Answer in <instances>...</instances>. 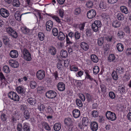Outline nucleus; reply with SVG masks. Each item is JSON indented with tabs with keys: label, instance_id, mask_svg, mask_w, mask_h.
<instances>
[{
	"label": "nucleus",
	"instance_id": "1",
	"mask_svg": "<svg viewBox=\"0 0 131 131\" xmlns=\"http://www.w3.org/2000/svg\"><path fill=\"white\" fill-rule=\"evenodd\" d=\"M102 24L101 21L96 20L92 24L93 30L95 32H97L101 27Z\"/></svg>",
	"mask_w": 131,
	"mask_h": 131
},
{
	"label": "nucleus",
	"instance_id": "2",
	"mask_svg": "<svg viewBox=\"0 0 131 131\" xmlns=\"http://www.w3.org/2000/svg\"><path fill=\"white\" fill-rule=\"evenodd\" d=\"M22 52L23 54L24 59L25 60L28 61H31L32 59L31 54L27 49L24 48L22 50Z\"/></svg>",
	"mask_w": 131,
	"mask_h": 131
},
{
	"label": "nucleus",
	"instance_id": "3",
	"mask_svg": "<svg viewBox=\"0 0 131 131\" xmlns=\"http://www.w3.org/2000/svg\"><path fill=\"white\" fill-rule=\"evenodd\" d=\"M8 96L9 98L12 100L16 101H19V97L17 94L15 92L11 91L8 94Z\"/></svg>",
	"mask_w": 131,
	"mask_h": 131
},
{
	"label": "nucleus",
	"instance_id": "4",
	"mask_svg": "<svg viewBox=\"0 0 131 131\" xmlns=\"http://www.w3.org/2000/svg\"><path fill=\"white\" fill-rule=\"evenodd\" d=\"M107 118L111 121H114L116 119V115L114 113L110 111H107L106 113Z\"/></svg>",
	"mask_w": 131,
	"mask_h": 131
},
{
	"label": "nucleus",
	"instance_id": "5",
	"mask_svg": "<svg viewBox=\"0 0 131 131\" xmlns=\"http://www.w3.org/2000/svg\"><path fill=\"white\" fill-rule=\"evenodd\" d=\"M6 31L9 35L13 38H16L17 37V33L12 28L10 27L7 28L6 29Z\"/></svg>",
	"mask_w": 131,
	"mask_h": 131
},
{
	"label": "nucleus",
	"instance_id": "6",
	"mask_svg": "<svg viewBox=\"0 0 131 131\" xmlns=\"http://www.w3.org/2000/svg\"><path fill=\"white\" fill-rule=\"evenodd\" d=\"M57 94L55 91L50 90L47 91L46 94V96L49 99H53L55 97Z\"/></svg>",
	"mask_w": 131,
	"mask_h": 131
},
{
	"label": "nucleus",
	"instance_id": "7",
	"mask_svg": "<svg viewBox=\"0 0 131 131\" xmlns=\"http://www.w3.org/2000/svg\"><path fill=\"white\" fill-rule=\"evenodd\" d=\"M16 90L18 94H22L24 97L25 96L26 90L23 86H19L16 88Z\"/></svg>",
	"mask_w": 131,
	"mask_h": 131
},
{
	"label": "nucleus",
	"instance_id": "8",
	"mask_svg": "<svg viewBox=\"0 0 131 131\" xmlns=\"http://www.w3.org/2000/svg\"><path fill=\"white\" fill-rule=\"evenodd\" d=\"M0 14L3 17L6 18L9 15V11L4 8H2L0 9Z\"/></svg>",
	"mask_w": 131,
	"mask_h": 131
},
{
	"label": "nucleus",
	"instance_id": "9",
	"mask_svg": "<svg viewBox=\"0 0 131 131\" xmlns=\"http://www.w3.org/2000/svg\"><path fill=\"white\" fill-rule=\"evenodd\" d=\"M36 76L39 80L42 79L45 76L44 71L43 70H40L38 71L36 73Z\"/></svg>",
	"mask_w": 131,
	"mask_h": 131
},
{
	"label": "nucleus",
	"instance_id": "10",
	"mask_svg": "<svg viewBox=\"0 0 131 131\" xmlns=\"http://www.w3.org/2000/svg\"><path fill=\"white\" fill-rule=\"evenodd\" d=\"M90 127L92 131H96L98 128V125L97 123L94 121L91 122Z\"/></svg>",
	"mask_w": 131,
	"mask_h": 131
},
{
	"label": "nucleus",
	"instance_id": "11",
	"mask_svg": "<svg viewBox=\"0 0 131 131\" xmlns=\"http://www.w3.org/2000/svg\"><path fill=\"white\" fill-rule=\"evenodd\" d=\"M96 14V11L94 9H91L88 12L87 15L89 18L91 19L94 18Z\"/></svg>",
	"mask_w": 131,
	"mask_h": 131
},
{
	"label": "nucleus",
	"instance_id": "12",
	"mask_svg": "<svg viewBox=\"0 0 131 131\" xmlns=\"http://www.w3.org/2000/svg\"><path fill=\"white\" fill-rule=\"evenodd\" d=\"M53 25V23L51 20L47 21L46 24V30L48 31H50L52 29Z\"/></svg>",
	"mask_w": 131,
	"mask_h": 131
},
{
	"label": "nucleus",
	"instance_id": "13",
	"mask_svg": "<svg viewBox=\"0 0 131 131\" xmlns=\"http://www.w3.org/2000/svg\"><path fill=\"white\" fill-rule=\"evenodd\" d=\"M47 15L51 17L53 20H55L58 24H60L61 26L62 25V22L61 21V19H60L58 17L51 14H49Z\"/></svg>",
	"mask_w": 131,
	"mask_h": 131
},
{
	"label": "nucleus",
	"instance_id": "14",
	"mask_svg": "<svg viewBox=\"0 0 131 131\" xmlns=\"http://www.w3.org/2000/svg\"><path fill=\"white\" fill-rule=\"evenodd\" d=\"M29 13H23L21 14L20 12V11H17L15 14L14 16L16 19L18 21H20L21 20V16L25 14H26Z\"/></svg>",
	"mask_w": 131,
	"mask_h": 131
},
{
	"label": "nucleus",
	"instance_id": "15",
	"mask_svg": "<svg viewBox=\"0 0 131 131\" xmlns=\"http://www.w3.org/2000/svg\"><path fill=\"white\" fill-rule=\"evenodd\" d=\"M57 87L59 91H63L65 89V85L63 82H60L57 84Z\"/></svg>",
	"mask_w": 131,
	"mask_h": 131
},
{
	"label": "nucleus",
	"instance_id": "16",
	"mask_svg": "<svg viewBox=\"0 0 131 131\" xmlns=\"http://www.w3.org/2000/svg\"><path fill=\"white\" fill-rule=\"evenodd\" d=\"M80 45L81 49L84 51H87L89 49L88 44L85 42H81Z\"/></svg>",
	"mask_w": 131,
	"mask_h": 131
},
{
	"label": "nucleus",
	"instance_id": "17",
	"mask_svg": "<svg viewBox=\"0 0 131 131\" xmlns=\"http://www.w3.org/2000/svg\"><path fill=\"white\" fill-rule=\"evenodd\" d=\"M90 120L86 117H83L82 119V122L84 126H87L90 123Z\"/></svg>",
	"mask_w": 131,
	"mask_h": 131
},
{
	"label": "nucleus",
	"instance_id": "18",
	"mask_svg": "<svg viewBox=\"0 0 131 131\" xmlns=\"http://www.w3.org/2000/svg\"><path fill=\"white\" fill-rule=\"evenodd\" d=\"M64 124L66 126H69L72 124V119L71 118L68 117L65 119L64 121Z\"/></svg>",
	"mask_w": 131,
	"mask_h": 131
},
{
	"label": "nucleus",
	"instance_id": "19",
	"mask_svg": "<svg viewBox=\"0 0 131 131\" xmlns=\"http://www.w3.org/2000/svg\"><path fill=\"white\" fill-rule=\"evenodd\" d=\"M9 61L10 65L13 68H16L19 66V63L16 61H13L12 60H10Z\"/></svg>",
	"mask_w": 131,
	"mask_h": 131
},
{
	"label": "nucleus",
	"instance_id": "20",
	"mask_svg": "<svg viewBox=\"0 0 131 131\" xmlns=\"http://www.w3.org/2000/svg\"><path fill=\"white\" fill-rule=\"evenodd\" d=\"M28 103L32 106H34L36 103V101L34 98L32 97L28 98L27 100Z\"/></svg>",
	"mask_w": 131,
	"mask_h": 131
},
{
	"label": "nucleus",
	"instance_id": "21",
	"mask_svg": "<svg viewBox=\"0 0 131 131\" xmlns=\"http://www.w3.org/2000/svg\"><path fill=\"white\" fill-rule=\"evenodd\" d=\"M74 15L76 16H78L81 14V9L80 7H76L73 10Z\"/></svg>",
	"mask_w": 131,
	"mask_h": 131
},
{
	"label": "nucleus",
	"instance_id": "22",
	"mask_svg": "<svg viewBox=\"0 0 131 131\" xmlns=\"http://www.w3.org/2000/svg\"><path fill=\"white\" fill-rule=\"evenodd\" d=\"M10 56L13 58H17L18 56V53L17 51L16 50H12L10 52Z\"/></svg>",
	"mask_w": 131,
	"mask_h": 131
},
{
	"label": "nucleus",
	"instance_id": "23",
	"mask_svg": "<svg viewBox=\"0 0 131 131\" xmlns=\"http://www.w3.org/2000/svg\"><path fill=\"white\" fill-rule=\"evenodd\" d=\"M73 115L75 118H78L80 115V112L79 110L75 109L72 111Z\"/></svg>",
	"mask_w": 131,
	"mask_h": 131
},
{
	"label": "nucleus",
	"instance_id": "24",
	"mask_svg": "<svg viewBox=\"0 0 131 131\" xmlns=\"http://www.w3.org/2000/svg\"><path fill=\"white\" fill-rule=\"evenodd\" d=\"M48 51L51 55L54 56L56 54L57 50L55 47L53 46H51L49 48Z\"/></svg>",
	"mask_w": 131,
	"mask_h": 131
},
{
	"label": "nucleus",
	"instance_id": "25",
	"mask_svg": "<svg viewBox=\"0 0 131 131\" xmlns=\"http://www.w3.org/2000/svg\"><path fill=\"white\" fill-rule=\"evenodd\" d=\"M116 72L117 73L118 75L122 74L124 72V68L122 67H118L116 68Z\"/></svg>",
	"mask_w": 131,
	"mask_h": 131
},
{
	"label": "nucleus",
	"instance_id": "26",
	"mask_svg": "<svg viewBox=\"0 0 131 131\" xmlns=\"http://www.w3.org/2000/svg\"><path fill=\"white\" fill-rule=\"evenodd\" d=\"M85 94L87 101L89 103L92 102L94 100L92 96L88 93H86Z\"/></svg>",
	"mask_w": 131,
	"mask_h": 131
},
{
	"label": "nucleus",
	"instance_id": "27",
	"mask_svg": "<svg viewBox=\"0 0 131 131\" xmlns=\"http://www.w3.org/2000/svg\"><path fill=\"white\" fill-rule=\"evenodd\" d=\"M61 124L59 123H56L53 126L54 130L55 131H59L61 128Z\"/></svg>",
	"mask_w": 131,
	"mask_h": 131
},
{
	"label": "nucleus",
	"instance_id": "28",
	"mask_svg": "<svg viewBox=\"0 0 131 131\" xmlns=\"http://www.w3.org/2000/svg\"><path fill=\"white\" fill-rule=\"evenodd\" d=\"M116 48L117 50L119 52H122L124 49V46L122 43H118L116 45Z\"/></svg>",
	"mask_w": 131,
	"mask_h": 131
},
{
	"label": "nucleus",
	"instance_id": "29",
	"mask_svg": "<svg viewBox=\"0 0 131 131\" xmlns=\"http://www.w3.org/2000/svg\"><path fill=\"white\" fill-rule=\"evenodd\" d=\"M107 6L106 3L103 1H101L99 4V7L100 8L103 10L106 9L107 8Z\"/></svg>",
	"mask_w": 131,
	"mask_h": 131
},
{
	"label": "nucleus",
	"instance_id": "30",
	"mask_svg": "<svg viewBox=\"0 0 131 131\" xmlns=\"http://www.w3.org/2000/svg\"><path fill=\"white\" fill-rule=\"evenodd\" d=\"M58 38L60 40H63L66 37L64 33L61 31H59L58 35Z\"/></svg>",
	"mask_w": 131,
	"mask_h": 131
},
{
	"label": "nucleus",
	"instance_id": "31",
	"mask_svg": "<svg viewBox=\"0 0 131 131\" xmlns=\"http://www.w3.org/2000/svg\"><path fill=\"white\" fill-rule=\"evenodd\" d=\"M23 115L26 120H28L29 118L30 113L28 110H24L23 113Z\"/></svg>",
	"mask_w": 131,
	"mask_h": 131
},
{
	"label": "nucleus",
	"instance_id": "32",
	"mask_svg": "<svg viewBox=\"0 0 131 131\" xmlns=\"http://www.w3.org/2000/svg\"><path fill=\"white\" fill-rule=\"evenodd\" d=\"M91 61L94 63H96L99 61L97 57L95 54H92L90 56Z\"/></svg>",
	"mask_w": 131,
	"mask_h": 131
},
{
	"label": "nucleus",
	"instance_id": "33",
	"mask_svg": "<svg viewBox=\"0 0 131 131\" xmlns=\"http://www.w3.org/2000/svg\"><path fill=\"white\" fill-rule=\"evenodd\" d=\"M23 131H30V128L29 124L27 123H24L23 124Z\"/></svg>",
	"mask_w": 131,
	"mask_h": 131
},
{
	"label": "nucleus",
	"instance_id": "34",
	"mask_svg": "<svg viewBox=\"0 0 131 131\" xmlns=\"http://www.w3.org/2000/svg\"><path fill=\"white\" fill-rule=\"evenodd\" d=\"M66 45L67 46H72L74 45V43L70 40V39L68 37V36L66 35Z\"/></svg>",
	"mask_w": 131,
	"mask_h": 131
},
{
	"label": "nucleus",
	"instance_id": "35",
	"mask_svg": "<svg viewBox=\"0 0 131 131\" xmlns=\"http://www.w3.org/2000/svg\"><path fill=\"white\" fill-rule=\"evenodd\" d=\"M60 54L62 58H66L68 56V54L67 51L63 49L61 51Z\"/></svg>",
	"mask_w": 131,
	"mask_h": 131
},
{
	"label": "nucleus",
	"instance_id": "36",
	"mask_svg": "<svg viewBox=\"0 0 131 131\" xmlns=\"http://www.w3.org/2000/svg\"><path fill=\"white\" fill-rule=\"evenodd\" d=\"M125 88V86H119L118 88V90L121 94H125L126 92Z\"/></svg>",
	"mask_w": 131,
	"mask_h": 131
},
{
	"label": "nucleus",
	"instance_id": "37",
	"mask_svg": "<svg viewBox=\"0 0 131 131\" xmlns=\"http://www.w3.org/2000/svg\"><path fill=\"white\" fill-rule=\"evenodd\" d=\"M2 40L4 44L6 45H8L9 43L10 40L7 36H3L2 37Z\"/></svg>",
	"mask_w": 131,
	"mask_h": 131
},
{
	"label": "nucleus",
	"instance_id": "38",
	"mask_svg": "<svg viewBox=\"0 0 131 131\" xmlns=\"http://www.w3.org/2000/svg\"><path fill=\"white\" fill-rule=\"evenodd\" d=\"M112 25L113 26L114 28H117L120 26L121 23L117 20H115L113 22Z\"/></svg>",
	"mask_w": 131,
	"mask_h": 131
},
{
	"label": "nucleus",
	"instance_id": "39",
	"mask_svg": "<svg viewBox=\"0 0 131 131\" xmlns=\"http://www.w3.org/2000/svg\"><path fill=\"white\" fill-rule=\"evenodd\" d=\"M118 74L115 70H113L112 73V76L114 80H117L118 78Z\"/></svg>",
	"mask_w": 131,
	"mask_h": 131
},
{
	"label": "nucleus",
	"instance_id": "40",
	"mask_svg": "<svg viewBox=\"0 0 131 131\" xmlns=\"http://www.w3.org/2000/svg\"><path fill=\"white\" fill-rule=\"evenodd\" d=\"M7 118V116L5 113H2L1 116V119L4 122H6Z\"/></svg>",
	"mask_w": 131,
	"mask_h": 131
},
{
	"label": "nucleus",
	"instance_id": "41",
	"mask_svg": "<svg viewBox=\"0 0 131 131\" xmlns=\"http://www.w3.org/2000/svg\"><path fill=\"white\" fill-rule=\"evenodd\" d=\"M120 10L123 13L125 14H127L128 13V10L127 7L124 6H122L120 7Z\"/></svg>",
	"mask_w": 131,
	"mask_h": 131
},
{
	"label": "nucleus",
	"instance_id": "42",
	"mask_svg": "<svg viewBox=\"0 0 131 131\" xmlns=\"http://www.w3.org/2000/svg\"><path fill=\"white\" fill-rule=\"evenodd\" d=\"M67 46L68 48V51L69 53L72 52L73 50H74L77 48L76 46H74V45L72 46Z\"/></svg>",
	"mask_w": 131,
	"mask_h": 131
},
{
	"label": "nucleus",
	"instance_id": "43",
	"mask_svg": "<svg viewBox=\"0 0 131 131\" xmlns=\"http://www.w3.org/2000/svg\"><path fill=\"white\" fill-rule=\"evenodd\" d=\"M116 17L117 19L119 20L122 21L124 20V15L121 13H117Z\"/></svg>",
	"mask_w": 131,
	"mask_h": 131
},
{
	"label": "nucleus",
	"instance_id": "44",
	"mask_svg": "<svg viewBox=\"0 0 131 131\" xmlns=\"http://www.w3.org/2000/svg\"><path fill=\"white\" fill-rule=\"evenodd\" d=\"M116 58L114 54H110L109 55L108 57V60L110 62H115Z\"/></svg>",
	"mask_w": 131,
	"mask_h": 131
},
{
	"label": "nucleus",
	"instance_id": "45",
	"mask_svg": "<svg viewBox=\"0 0 131 131\" xmlns=\"http://www.w3.org/2000/svg\"><path fill=\"white\" fill-rule=\"evenodd\" d=\"M20 5V3L19 0H13L12 3V5L16 7H19Z\"/></svg>",
	"mask_w": 131,
	"mask_h": 131
},
{
	"label": "nucleus",
	"instance_id": "46",
	"mask_svg": "<svg viewBox=\"0 0 131 131\" xmlns=\"http://www.w3.org/2000/svg\"><path fill=\"white\" fill-rule=\"evenodd\" d=\"M21 29L23 33L24 34H27L29 31V29L25 26L21 27Z\"/></svg>",
	"mask_w": 131,
	"mask_h": 131
},
{
	"label": "nucleus",
	"instance_id": "47",
	"mask_svg": "<svg viewBox=\"0 0 131 131\" xmlns=\"http://www.w3.org/2000/svg\"><path fill=\"white\" fill-rule=\"evenodd\" d=\"M2 70L3 71L7 73H9L10 71L9 67L7 65L4 66Z\"/></svg>",
	"mask_w": 131,
	"mask_h": 131
},
{
	"label": "nucleus",
	"instance_id": "48",
	"mask_svg": "<svg viewBox=\"0 0 131 131\" xmlns=\"http://www.w3.org/2000/svg\"><path fill=\"white\" fill-rule=\"evenodd\" d=\"M99 68L97 66H95L94 67L93 69V73L95 75H96L99 73Z\"/></svg>",
	"mask_w": 131,
	"mask_h": 131
},
{
	"label": "nucleus",
	"instance_id": "49",
	"mask_svg": "<svg viewBox=\"0 0 131 131\" xmlns=\"http://www.w3.org/2000/svg\"><path fill=\"white\" fill-rule=\"evenodd\" d=\"M46 112L47 113L52 114L54 112V111L51 106H48Z\"/></svg>",
	"mask_w": 131,
	"mask_h": 131
},
{
	"label": "nucleus",
	"instance_id": "50",
	"mask_svg": "<svg viewBox=\"0 0 131 131\" xmlns=\"http://www.w3.org/2000/svg\"><path fill=\"white\" fill-rule=\"evenodd\" d=\"M0 81L2 83H4L6 81V79L3 73L0 72Z\"/></svg>",
	"mask_w": 131,
	"mask_h": 131
},
{
	"label": "nucleus",
	"instance_id": "51",
	"mask_svg": "<svg viewBox=\"0 0 131 131\" xmlns=\"http://www.w3.org/2000/svg\"><path fill=\"white\" fill-rule=\"evenodd\" d=\"M75 102L77 105L79 107H82L83 106V104L81 101L79 99H77Z\"/></svg>",
	"mask_w": 131,
	"mask_h": 131
},
{
	"label": "nucleus",
	"instance_id": "52",
	"mask_svg": "<svg viewBox=\"0 0 131 131\" xmlns=\"http://www.w3.org/2000/svg\"><path fill=\"white\" fill-rule=\"evenodd\" d=\"M117 35L119 38L122 39L125 36V33L123 31L119 30L118 32Z\"/></svg>",
	"mask_w": 131,
	"mask_h": 131
},
{
	"label": "nucleus",
	"instance_id": "53",
	"mask_svg": "<svg viewBox=\"0 0 131 131\" xmlns=\"http://www.w3.org/2000/svg\"><path fill=\"white\" fill-rule=\"evenodd\" d=\"M85 5L88 8H91L93 5V3L91 1L89 0L86 3Z\"/></svg>",
	"mask_w": 131,
	"mask_h": 131
},
{
	"label": "nucleus",
	"instance_id": "54",
	"mask_svg": "<svg viewBox=\"0 0 131 131\" xmlns=\"http://www.w3.org/2000/svg\"><path fill=\"white\" fill-rule=\"evenodd\" d=\"M58 31L56 28H54L52 29V33L54 36H57L59 34Z\"/></svg>",
	"mask_w": 131,
	"mask_h": 131
},
{
	"label": "nucleus",
	"instance_id": "55",
	"mask_svg": "<svg viewBox=\"0 0 131 131\" xmlns=\"http://www.w3.org/2000/svg\"><path fill=\"white\" fill-rule=\"evenodd\" d=\"M104 42V39L103 38L101 37L98 39L97 43L99 46H101L103 45Z\"/></svg>",
	"mask_w": 131,
	"mask_h": 131
},
{
	"label": "nucleus",
	"instance_id": "56",
	"mask_svg": "<svg viewBox=\"0 0 131 131\" xmlns=\"http://www.w3.org/2000/svg\"><path fill=\"white\" fill-rule=\"evenodd\" d=\"M86 36L88 37H90L92 34V30L90 29H87L85 30Z\"/></svg>",
	"mask_w": 131,
	"mask_h": 131
},
{
	"label": "nucleus",
	"instance_id": "57",
	"mask_svg": "<svg viewBox=\"0 0 131 131\" xmlns=\"http://www.w3.org/2000/svg\"><path fill=\"white\" fill-rule=\"evenodd\" d=\"M85 24L83 23L82 24H78L76 25L77 27L80 30H83L85 26Z\"/></svg>",
	"mask_w": 131,
	"mask_h": 131
},
{
	"label": "nucleus",
	"instance_id": "58",
	"mask_svg": "<svg viewBox=\"0 0 131 131\" xmlns=\"http://www.w3.org/2000/svg\"><path fill=\"white\" fill-rule=\"evenodd\" d=\"M37 108L40 111H43L45 108V105L41 104L38 106Z\"/></svg>",
	"mask_w": 131,
	"mask_h": 131
},
{
	"label": "nucleus",
	"instance_id": "59",
	"mask_svg": "<svg viewBox=\"0 0 131 131\" xmlns=\"http://www.w3.org/2000/svg\"><path fill=\"white\" fill-rule=\"evenodd\" d=\"M101 91L103 93H105L106 91L107 88L106 86L104 84H101L100 85Z\"/></svg>",
	"mask_w": 131,
	"mask_h": 131
},
{
	"label": "nucleus",
	"instance_id": "60",
	"mask_svg": "<svg viewBox=\"0 0 131 131\" xmlns=\"http://www.w3.org/2000/svg\"><path fill=\"white\" fill-rule=\"evenodd\" d=\"M30 86L31 89H34L36 87V83L34 81H31L30 83Z\"/></svg>",
	"mask_w": 131,
	"mask_h": 131
},
{
	"label": "nucleus",
	"instance_id": "61",
	"mask_svg": "<svg viewBox=\"0 0 131 131\" xmlns=\"http://www.w3.org/2000/svg\"><path fill=\"white\" fill-rule=\"evenodd\" d=\"M109 96L112 99H114L116 97L115 93L112 91H110L109 93Z\"/></svg>",
	"mask_w": 131,
	"mask_h": 131
},
{
	"label": "nucleus",
	"instance_id": "62",
	"mask_svg": "<svg viewBox=\"0 0 131 131\" xmlns=\"http://www.w3.org/2000/svg\"><path fill=\"white\" fill-rule=\"evenodd\" d=\"M39 39L41 41H42L44 39V35L43 33L39 32L38 34Z\"/></svg>",
	"mask_w": 131,
	"mask_h": 131
},
{
	"label": "nucleus",
	"instance_id": "63",
	"mask_svg": "<svg viewBox=\"0 0 131 131\" xmlns=\"http://www.w3.org/2000/svg\"><path fill=\"white\" fill-rule=\"evenodd\" d=\"M74 36L75 39H78L80 37V34L78 31H77L74 34Z\"/></svg>",
	"mask_w": 131,
	"mask_h": 131
},
{
	"label": "nucleus",
	"instance_id": "64",
	"mask_svg": "<svg viewBox=\"0 0 131 131\" xmlns=\"http://www.w3.org/2000/svg\"><path fill=\"white\" fill-rule=\"evenodd\" d=\"M23 127V125L21 123H19L18 124L17 128L18 131H22Z\"/></svg>",
	"mask_w": 131,
	"mask_h": 131
}]
</instances>
